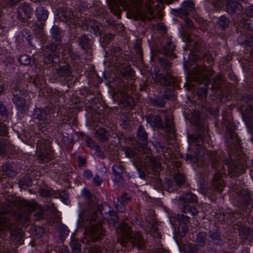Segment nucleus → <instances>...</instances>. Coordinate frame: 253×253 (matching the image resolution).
<instances>
[{"instance_id":"obj_12","label":"nucleus","mask_w":253,"mask_h":253,"mask_svg":"<svg viewBox=\"0 0 253 253\" xmlns=\"http://www.w3.org/2000/svg\"><path fill=\"white\" fill-rule=\"evenodd\" d=\"M222 172L216 171L214 174L212 180V188L214 190L218 192H222L223 188L225 186L224 181L222 179Z\"/></svg>"},{"instance_id":"obj_36","label":"nucleus","mask_w":253,"mask_h":253,"mask_svg":"<svg viewBox=\"0 0 253 253\" xmlns=\"http://www.w3.org/2000/svg\"><path fill=\"white\" fill-rule=\"evenodd\" d=\"M229 135L231 139H232V142L234 144V145H235L237 147H241V145L240 143L241 140L237 134L233 132L231 129H229Z\"/></svg>"},{"instance_id":"obj_58","label":"nucleus","mask_w":253,"mask_h":253,"mask_svg":"<svg viewBox=\"0 0 253 253\" xmlns=\"http://www.w3.org/2000/svg\"><path fill=\"white\" fill-rule=\"evenodd\" d=\"M185 160L188 163H196L197 161V158L191 154H187L185 156Z\"/></svg>"},{"instance_id":"obj_39","label":"nucleus","mask_w":253,"mask_h":253,"mask_svg":"<svg viewBox=\"0 0 253 253\" xmlns=\"http://www.w3.org/2000/svg\"><path fill=\"white\" fill-rule=\"evenodd\" d=\"M206 234L205 232H201L197 235L196 242L199 246L203 247L206 243Z\"/></svg>"},{"instance_id":"obj_2","label":"nucleus","mask_w":253,"mask_h":253,"mask_svg":"<svg viewBox=\"0 0 253 253\" xmlns=\"http://www.w3.org/2000/svg\"><path fill=\"white\" fill-rule=\"evenodd\" d=\"M121 236L119 238V242L125 246L130 244L138 248H142L145 245V241L142 235L138 232H132L130 227L125 222L122 223L120 227Z\"/></svg>"},{"instance_id":"obj_56","label":"nucleus","mask_w":253,"mask_h":253,"mask_svg":"<svg viewBox=\"0 0 253 253\" xmlns=\"http://www.w3.org/2000/svg\"><path fill=\"white\" fill-rule=\"evenodd\" d=\"M116 208L121 212H124L126 211L125 205L118 199H117V202L116 203Z\"/></svg>"},{"instance_id":"obj_40","label":"nucleus","mask_w":253,"mask_h":253,"mask_svg":"<svg viewBox=\"0 0 253 253\" xmlns=\"http://www.w3.org/2000/svg\"><path fill=\"white\" fill-rule=\"evenodd\" d=\"M159 63L166 71L169 70L171 63L167 59L159 57L158 59Z\"/></svg>"},{"instance_id":"obj_27","label":"nucleus","mask_w":253,"mask_h":253,"mask_svg":"<svg viewBox=\"0 0 253 253\" xmlns=\"http://www.w3.org/2000/svg\"><path fill=\"white\" fill-rule=\"evenodd\" d=\"M3 174L8 177L14 176L16 172L12 169L11 165L9 163H3L2 165Z\"/></svg>"},{"instance_id":"obj_14","label":"nucleus","mask_w":253,"mask_h":253,"mask_svg":"<svg viewBox=\"0 0 253 253\" xmlns=\"http://www.w3.org/2000/svg\"><path fill=\"white\" fill-rule=\"evenodd\" d=\"M54 74L59 78H66L72 76V68L67 64L60 66L54 70Z\"/></svg>"},{"instance_id":"obj_20","label":"nucleus","mask_w":253,"mask_h":253,"mask_svg":"<svg viewBox=\"0 0 253 253\" xmlns=\"http://www.w3.org/2000/svg\"><path fill=\"white\" fill-rule=\"evenodd\" d=\"M112 170L115 176V179L118 182L121 181L124 170L122 165L120 163L115 164L112 167Z\"/></svg>"},{"instance_id":"obj_28","label":"nucleus","mask_w":253,"mask_h":253,"mask_svg":"<svg viewBox=\"0 0 253 253\" xmlns=\"http://www.w3.org/2000/svg\"><path fill=\"white\" fill-rule=\"evenodd\" d=\"M90 40L86 35H83L78 39V42L83 48H88L90 45Z\"/></svg>"},{"instance_id":"obj_35","label":"nucleus","mask_w":253,"mask_h":253,"mask_svg":"<svg viewBox=\"0 0 253 253\" xmlns=\"http://www.w3.org/2000/svg\"><path fill=\"white\" fill-rule=\"evenodd\" d=\"M239 235L242 239H246L248 238L250 232V229L246 226H241L238 229Z\"/></svg>"},{"instance_id":"obj_6","label":"nucleus","mask_w":253,"mask_h":253,"mask_svg":"<svg viewBox=\"0 0 253 253\" xmlns=\"http://www.w3.org/2000/svg\"><path fill=\"white\" fill-rule=\"evenodd\" d=\"M86 242L90 241H97L101 240L105 235V231L101 223L90 225L88 228H86L84 231Z\"/></svg>"},{"instance_id":"obj_63","label":"nucleus","mask_w":253,"mask_h":253,"mask_svg":"<svg viewBox=\"0 0 253 253\" xmlns=\"http://www.w3.org/2000/svg\"><path fill=\"white\" fill-rule=\"evenodd\" d=\"M70 231L69 230L66 226H63L61 228L60 230V233L62 237L64 236H67L69 234Z\"/></svg>"},{"instance_id":"obj_30","label":"nucleus","mask_w":253,"mask_h":253,"mask_svg":"<svg viewBox=\"0 0 253 253\" xmlns=\"http://www.w3.org/2000/svg\"><path fill=\"white\" fill-rule=\"evenodd\" d=\"M209 159L211 164L212 167L216 169V167L220 165V161L218 160L217 152H211L208 154Z\"/></svg>"},{"instance_id":"obj_45","label":"nucleus","mask_w":253,"mask_h":253,"mask_svg":"<svg viewBox=\"0 0 253 253\" xmlns=\"http://www.w3.org/2000/svg\"><path fill=\"white\" fill-rule=\"evenodd\" d=\"M86 144L87 146L91 149H93L96 152H100V148L98 144L91 139H88L86 140Z\"/></svg>"},{"instance_id":"obj_49","label":"nucleus","mask_w":253,"mask_h":253,"mask_svg":"<svg viewBox=\"0 0 253 253\" xmlns=\"http://www.w3.org/2000/svg\"><path fill=\"white\" fill-rule=\"evenodd\" d=\"M177 220L181 222V224H186L189 222L190 217L182 214H177L176 216Z\"/></svg>"},{"instance_id":"obj_16","label":"nucleus","mask_w":253,"mask_h":253,"mask_svg":"<svg viewBox=\"0 0 253 253\" xmlns=\"http://www.w3.org/2000/svg\"><path fill=\"white\" fill-rule=\"evenodd\" d=\"M228 171L233 176H237L244 172L243 167L238 165L236 161H231L228 165Z\"/></svg>"},{"instance_id":"obj_34","label":"nucleus","mask_w":253,"mask_h":253,"mask_svg":"<svg viewBox=\"0 0 253 253\" xmlns=\"http://www.w3.org/2000/svg\"><path fill=\"white\" fill-rule=\"evenodd\" d=\"M182 211L185 214L192 216L196 215L198 213V210L195 207L188 205H185L183 207Z\"/></svg>"},{"instance_id":"obj_46","label":"nucleus","mask_w":253,"mask_h":253,"mask_svg":"<svg viewBox=\"0 0 253 253\" xmlns=\"http://www.w3.org/2000/svg\"><path fill=\"white\" fill-rule=\"evenodd\" d=\"M174 179L178 185H181L185 182V176L183 174L178 173L174 175Z\"/></svg>"},{"instance_id":"obj_60","label":"nucleus","mask_w":253,"mask_h":253,"mask_svg":"<svg viewBox=\"0 0 253 253\" xmlns=\"http://www.w3.org/2000/svg\"><path fill=\"white\" fill-rule=\"evenodd\" d=\"M110 10L116 16H119L120 14V10L118 5H115L110 7Z\"/></svg>"},{"instance_id":"obj_26","label":"nucleus","mask_w":253,"mask_h":253,"mask_svg":"<svg viewBox=\"0 0 253 253\" xmlns=\"http://www.w3.org/2000/svg\"><path fill=\"white\" fill-rule=\"evenodd\" d=\"M36 14L38 19L41 21H45L48 17V11L44 9L42 7L39 6L37 8Z\"/></svg>"},{"instance_id":"obj_8","label":"nucleus","mask_w":253,"mask_h":253,"mask_svg":"<svg viewBox=\"0 0 253 253\" xmlns=\"http://www.w3.org/2000/svg\"><path fill=\"white\" fill-rule=\"evenodd\" d=\"M79 24H81L84 30L94 34L98 33L100 34L102 28V25L99 23L92 19H81Z\"/></svg>"},{"instance_id":"obj_22","label":"nucleus","mask_w":253,"mask_h":253,"mask_svg":"<svg viewBox=\"0 0 253 253\" xmlns=\"http://www.w3.org/2000/svg\"><path fill=\"white\" fill-rule=\"evenodd\" d=\"M209 237L211 239L212 243L216 245H220L223 242L220 233L216 230H210Z\"/></svg>"},{"instance_id":"obj_37","label":"nucleus","mask_w":253,"mask_h":253,"mask_svg":"<svg viewBox=\"0 0 253 253\" xmlns=\"http://www.w3.org/2000/svg\"><path fill=\"white\" fill-rule=\"evenodd\" d=\"M95 134L97 137H98L101 141H106L108 139V133L105 128H99L96 131Z\"/></svg>"},{"instance_id":"obj_19","label":"nucleus","mask_w":253,"mask_h":253,"mask_svg":"<svg viewBox=\"0 0 253 253\" xmlns=\"http://www.w3.org/2000/svg\"><path fill=\"white\" fill-rule=\"evenodd\" d=\"M147 121L153 127L161 128H163V124L162 119L157 116L149 115L146 117Z\"/></svg>"},{"instance_id":"obj_32","label":"nucleus","mask_w":253,"mask_h":253,"mask_svg":"<svg viewBox=\"0 0 253 253\" xmlns=\"http://www.w3.org/2000/svg\"><path fill=\"white\" fill-rule=\"evenodd\" d=\"M235 188L238 190V193L243 197V201L245 203H247L249 202L251 198V194L248 190L245 188H241V189H239V188L237 187L236 185L235 186Z\"/></svg>"},{"instance_id":"obj_25","label":"nucleus","mask_w":253,"mask_h":253,"mask_svg":"<svg viewBox=\"0 0 253 253\" xmlns=\"http://www.w3.org/2000/svg\"><path fill=\"white\" fill-rule=\"evenodd\" d=\"M175 47V46L172 44L170 39L167 38L164 47V53L167 56L173 55L172 52Z\"/></svg>"},{"instance_id":"obj_4","label":"nucleus","mask_w":253,"mask_h":253,"mask_svg":"<svg viewBox=\"0 0 253 253\" xmlns=\"http://www.w3.org/2000/svg\"><path fill=\"white\" fill-rule=\"evenodd\" d=\"M37 151L38 160L42 162L50 160L53 157V151L51 149L50 142L42 138L37 142Z\"/></svg>"},{"instance_id":"obj_55","label":"nucleus","mask_w":253,"mask_h":253,"mask_svg":"<svg viewBox=\"0 0 253 253\" xmlns=\"http://www.w3.org/2000/svg\"><path fill=\"white\" fill-rule=\"evenodd\" d=\"M198 95L202 98H206L208 94V90L206 87L199 88L197 91Z\"/></svg>"},{"instance_id":"obj_29","label":"nucleus","mask_w":253,"mask_h":253,"mask_svg":"<svg viewBox=\"0 0 253 253\" xmlns=\"http://www.w3.org/2000/svg\"><path fill=\"white\" fill-rule=\"evenodd\" d=\"M51 38L57 42H61L62 35L60 28L56 25L53 26L51 28Z\"/></svg>"},{"instance_id":"obj_41","label":"nucleus","mask_w":253,"mask_h":253,"mask_svg":"<svg viewBox=\"0 0 253 253\" xmlns=\"http://www.w3.org/2000/svg\"><path fill=\"white\" fill-rule=\"evenodd\" d=\"M98 211H99L100 214L103 216V217L104 218V216L105 215H107V214L108 213H109V211H110V208L108 204L104 203L99 206Z\"/></svg>"},{"instance_id":"obj_13","label":"nucleus","mask_w":253,"mask_h":253,"mask_svg":"<svg viewBox=\"0 0 253 253\" xmlns=\"http://www.w3.org/2000/svg\"><path fill=\"white\" fill-rule=\"evenodd\" d=\"M18 13L19 17L25 20L31 17L33 14V8L29 4L23 3L18 7Z\"/></svg>"},{"instance_id":"obj_53","label":"nucleus","mask_w":253,"mask_h":253,"mask_svg":"<svg viewBox=\"0 0 253 253\" xmlns=\"http://www.w3.org/2000/svg\"><path fill=\"white\" fill-rule=\"evenodd\" d=\"M182 5L189 12L194 9V4L192 1H184Z\"/></svg>"},{"instance_id":"obj_38","label":"nucleus","mask_w":253,"mask_h":253,"mask_svg":"<svg viewBox=\"0 0 253 253\" xmlns=\"http://www.w3.org/2000/svg\"><path fill=\"white\" fill-rule=\"evenodd\" d=\"M109 222L115 223L118 221V218L114 211H109L107 215H105L104 218Z\"/></svg>"},{"instance_id":"obj_61","label":"nucleus","mask_w":253,"mask_h":253,"mask_svg":"<svg viewBox=\"0 0 253 253\" xmlns=\"http://www.w3.org/2000/svg\"><path fill=\"white\" fill-rule=\"evenodd\" d=\"M7 134V129L3 124H0V135L5 136Z\"/></svg>"},{"instance_id":"obj_18","label":"nucleus","mask_w":253,"mask_h":253,"mask_svg":"<svg viewBox=\"0 0 253 253\" xmlns=\"http://www.w3.org/2000/svg\"><path fill=\"white\" fill-rule=\"evenodd\" d=\"M49 114L48 110L41 108H36L33 113V118L39 121H45Z\"/></svg>"},{"instance_id":"obj_59","label":"nucleus","mask_w":253,"mask_h":253,"mask_svg":"<svg viewBox=\"0 0 253 253\" xmlns=\"http://www.w3.org/2000/svg\"><path fill=\"white\" fill-rule=\"evenodd\" d=\"M0 114L4 116H7L8 115L7 109L4 104L1 102H0Z\"/></svg>"},{"instance_id":"obj_9","label":"nucleus","mask_w":253,"mask_h":253,"mask_svg":"<svg viewBox=\"0 0 253 253\" xmlns=\"http://www.w3.org/2000/svg\"><path fill=\"white\" fill-rule=\"evenodd\" d=\"M12 101L16 109L21 114H26L29 110L30 101L19 96L17 94H13Z\"/></svg>"},{"instance_id":"obj_48","label":"nucleus","mask_w":253,"mask_h":253,"mask_svg":"<svg viewBox=\"0 0 253 253\" xmlns=\"http://www.w3.org/2000/svg\"><path fill=\"white\" fill-rule=\"evenodd\" d=\"M123 150L128 157H133L136 154V150L128 146H125L123 148Z\"/></svg>"},{"instance_id":"obj_33","label":"nucleus","mask_w":253,"mask_h":253,"mask_svg":"<svg viewBox=\"0 0 253 253\" xmlns=\"http://www.w3.org/2000/svg\"><path fill=\"white\" fill-rule=\"evenodd\" d=\"M179 199L187 203H194L197 201V197L191 193L183 194L179 197Z\"/></svg>"},{"instance_id":"obj_5","label":"nucleus","mask_w":253,"mask_h":253,"mask_svg":"<svg viewBox=\"0 0 253 253\" xmlns=\"http://www.w3.org/2000/svg\"><path fill=\"white\" fill-rule=\"evenodd\" d=\"M37 151L38 160L42 162L50 160L53 157V151L51 149L50 142L42 138L37 142Z\"/></svg>"},{"instance_id":"obj_47","label":"nucleus","mask_w":253,"mask_h":253,"mask_svg":"<svg viewBox=\"0 0 253 253\" xmlns=\"http://www.w3.org/2000/svg\"><path fill=\"white\" fill-rule=\"evenodd\" d=\"M191 141L197 145H202L203 144L204 140L202 136L199 134L193 135L191 136Z\"/></svg>"},{"instance_id":"obj_15","label":"nucleus","mask_w":253,"mask_h":253,"mask_svg":"<svg viewBox=\"0 0 253 253\" xmlns=\"http://www.w3.org/2000/svg\"><path fill=\"white\" fill-rule=\"evenodd\" d=\"M227 11L229 14H234L241 11L243 7L242 5L235 0H226Z\"/></svg>"},{"instance_id":"obj_24","label":"nucleus","mask_w":253,"mask_h":253,"mask_svg":"<svg viewBox=\"0 0 253 253\" xmlns=\"http://www.w3.org/2000/svg\"><path fill=\"white\" fill-rule=\"evenodd\" d=\"M165 126L163 125V128H161L165 132L173 133L174 127L172 119L170 117H165Z\"/></svg>"},{"instance_id":"obj_23","label":"nucleus","mask_w":253,"mask_h":253,"mask_svg":"<svg viewBox=\"0 0 253 253\" xmlns=\"http://www.w3.org/2000/svg\"><path fill=\"white\" fill-rule=\"evenodd\" d=\"M156 78L158 81L164 85H169L174 83V79L173 77H167L165 75L162 74H157Z\"/></svg>"},{"instance_id":"obj_11","label":"nucleus","mask_w":253,"mask_h":253,"mask_svg":"<svg viewBox=\"0 0 253 253\" xmlns=\"http://www.w3.org/2000/svg\"><path fill=\"white\" fill-rule=\"evenodd\" d=\"M183 40L184 42H189L190 44L192 45L196 51L199 50V46L202 44L203 42L202 40L199 37L187 32L183 33Z\"/></svg>"},{"instance_id":"obj_3","label":"nucleus","mask_w":253,"mask_h":253,"mask_svg":"<svg viewBox=\"0 0 253 253\" xmlns=\"http://www.w3.org/2000/svg\"><path fill=\"white\" fill-rule=\"evenodd\" d=\"M193 73L196 77L201 80H203L205 82L206 86L208 85V82H211L209 77L212 76L214 72L211 68L205 67H197L193 69ZM220 80L219 76H216L212 80V87L213 88L218 87L219 82Z\"/></svg>"},{"instance_id":"obj_43","label":"nucleus","mask_w":253,"mask_h":253,"mask_svg":"<svg viewBox=\"0 0 253 253\" xmlns=\"http://www.w3.org/2000/svg\"><path fill=\"white\" fill-rule=\"evenodd\" d=\"M218 26L222 29L227 28L229 24V20L224 16H221L218 19Z\"/></svg>"},{"instance_id":"obj_42","label":"nucleus","mask_w":253,"mask_h":253,"mask_svg":"<svg viewBox=\"0 0 253 253\" xmlns=\"http://www.w3.org/2000/svg\"><path fill=\"white\" fill-rule=\"evenodd\" d=\"M150 102L154 106L163 107L166 104L165 101L160 97L151 98Z\"/></svg>"},{"instance_id":"obj_54","label":"nucleus","mask_w":253,"mask_h":253,"mask_svg":"<svg viewBox=\"0 0 253 253\" xmlns=\"http://www.w3.org/2000/svg\"><path fill=\"white\" fill-rule=\"evenodd\" d=\"M216 9L221 8L223 5V0H208Z\"/></svg>"},{"instance_id":"obj_17","label":"nucleus","mask_w":253,"mask_h":253,"mask_svg":"<svg viewBox=\"0 0 253 253\" xmlns=\"http://www.w3.org/2000/svg\"><path fill=\"white\" fill-rule=\"evenodd\" d=\"M114 248L113 245H106L103 247L93 246L89 248L88 253H113Z\"/></svg>"},{"instance_id":"obj_31","label":"nucleus","mask_w":253,"mask_h":253,"mask_svg":"<svg viewBox=\"0 0 253 253\" xmlns=\"http://www.w3.org/2000/svg\"><path fill=\"white\" fill-rule=\"evenodd\" d=\"M137 138L138 140L145 142L148 139V133L142 126L140 125L137 128Z\"/></svg>"},{"instance_id":"obj_10","label":"nucleus","mask_w":253,"mask_h":253,"mask_svg":"<svg viewBox=\"0 0 253 253\" xmlns=\"http://www.w3.org/2000/svg\"><path fill=\"white\" fill-rule=\"evenodd\" d=\"M19 204L21 210L26 211L24 213H20V218H24L25 220L28 219V215L37 208H38V203L34 201H28L25 200H20Z\"/></svg>"},{"instance_id":"obj_1","label":"nucleus","mask_w":253,"mask_h":253,"mask_svg":"<svg viewBox=\"0 0 253 253\" xmlns=\"http://www.w3.org/2000/svg\"><path fill=\"white\" fill-rule=\"evenodd\" d=\"M157 0H129L128 12L136 19L145 22L151 21L156 16L155 2Z\"/></svg>"},{"instance_id":"obj_21","label":"nucleus","mask_w":253,"mask_h":253,"mask_svg":"<svg viewBox=\"0 0 253 253\" xmlns=\"http://www.w3.org/2000/svg\"><path fill=\"white\" fill-rule=\"evenodd\" d=\"M73 13L70 8H63L58 13V16L63 21L66 22L73 17Z\"/></svg>"},{"instance_id":"obj_44","label":"nucleus","mask_w":253,"mask_h":253,"mask_svg":"<svg viewBox=\"0 0 253 253\" xmlns=\"http://www.w3.org/2000/svg\"><path fill=\"white\" fill-rule=\"evenodd\" d=\"M71 247L73 252L75 253H78L81 251V244L79 241H72L71 242Z\"/></svg>"},{"instance_id":"obj_7","label":"nucleus","mask_w":253,"mask_h":253,"mask_svg":"<svg viewBox=\"0 0 253 253\" xmlns=\"http://www.w3.org/2000/svg\"><path fill=\"white\" fill-rule=\"evenodd\" d=\"M61 47V44L59 43H49L47 45L42 47V50L44 56V62L46 64H51L54 59L58 57V54L56 52L57 49Z\"/></svg>"},{"instance_id":"obj_50","label":"nucleus","mask_w":253,"mask_h":253,"mask_svg":"<svg viewBox=\"0 0 253 253\" xmlns=\"http://www.w3.org/2000/svg\"><path fill=\"white\" fill-rule=\"evenodd\" d=\"M184 249L187 253H196L198 251L197 246L193 244H187L184 247Z\"/></svg>"},{"instance_id":"obj_64","label":"nucleus","mask_w":253,"mask_h":253,"mask_svg":"<svg viewBox=\"0 0 253 253\" xmlns=\"http://www.w3.org/2000/svg\"><path fill=\"white\" fill-rule=\"evenodd\" d=\"M246 13L249 17H253V5H250L246 9Z\"/></svg>"},{"instance_id":"obj_51","label":"nucleus","mask_w":253,"mask_h":253,"mask_svg":"<svg viewBox=\"0 0 253 253\" xmlns=\"http://www.w3.org/2000/svg\"><path fill=\"white\" fill-rule=\"evenodd\" d=\"M18 60L22 64L25 65H28L31 62V58L26 54L21 55Z\"/></svg>"},{"instance_id":"obj_52","label":"nucleus","mask_w":253,"mask_h":253,"mask_svg":"<svg viewBox=\"0 0 253 253\" xmlns=\"http://www.w3.org/2000/svg\"><path fill=\"white\" fill-rule=\"evenodd\" d=\"M173 11L176 14L177 16L182 17L183 16H186L188 15L189 12L184 7L181 6V7L177 9H174Z\"/></svg>"},{"instance_id":"obj_57","label":"nucleus","mask_w":253,"mask_h":253,"mask_svg":"<svg viewBox=\"0 0 253 253\" xmlns=\"http://www.w3.org/2000/svg\"><path fill=\"white\" fill-rule=\"evenodd\" d=\"M53 194L52 191L49 189H41L39 190L40 195L42 197H48Z\"/></svg>"},{"instance_id":"obj_62","label":"nucleus","mask_w":253,"mask_h":253,"mask_svg":"<svg viewBox=\"0 0 253 253\" xmlns=\"http://www.w3.org/2000/svg\"><path fill=\"white\" fill-rule=\"evenodd\" d=\"M5 145L6 143L3 141H0V155L2 156L5 154Z\"/></svg>"}]
</instances>
